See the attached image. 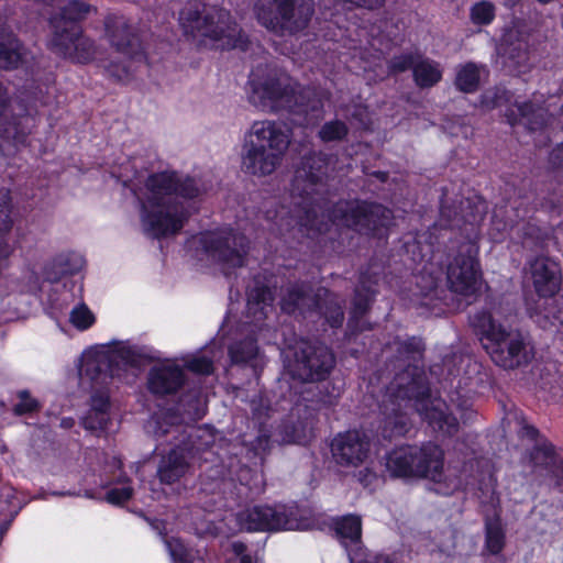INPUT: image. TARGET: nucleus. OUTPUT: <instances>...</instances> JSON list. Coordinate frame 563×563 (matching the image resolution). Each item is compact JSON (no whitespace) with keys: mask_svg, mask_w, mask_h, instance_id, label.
Returning <instances> with one entry per match:
<instances>
[{"mask_svg":"<svg viewBox=\"0 0 563 563\" xmlns=\"http://www.w3.org/2000/svg\"><path fill=\"white\" fill-rule=\"evenodd\" d=\"M409 410L417 411L434 431L450 437L459 431L457 419L449 412L444 401L431 398L429 385L417 368L395 377L386 389L382 401L384 438L401 437L409 431Z\"/></svg>","mask_w":563,"mask_h":563,"instance_id":"1","label":"nucleus"},{"mask_svg":"<svg viewBox=\"0 0 563 563\" xmlns=\"http://www.w3.org/2000/svg\"><path fill=\"white\" fill-rule=\"evenodd\" d=\"M199 192L191 178L180 180L175 173L166 172L151 175L145 191L137 196L144 232L154 239L177 234L189 217L179 197L195 198Z\"/></svg>","mask_w":563,"mask_h":563,"instance_id":"2","label":"nucleus"},{"mask_svg":"<svg viewBox=\"0 0 563 563\" xmlns=\"http://www.w3.org/2000/svg\"><path fill=\"white\" fill-rule=\"evenodd\" d=\"M291 137V130L282 121H255L244 136L242 169L254 176L273 174L280 166Z\"/></svg>","mask_w":563,"mask_h":563,"instance_id":"3","label":"nucleus"},{"mask_svg":"<svg viewBox=\"0 0 563 563\" xmlns=\"http://www.w3.org/2000/svg\"><path fill=\"white\" fill-rule=\"evenodd\" d=\"M150 428L156 438L173 435L174 448L162 457L157 476L162 484L172 485L179 482L190 468V461L207 452L212 443V435L195 427H180L168 423L166 419H154Z\"/></svg>","mask_w":563,"mask_h":563,"instance_id":"4","label":"nucleus"},{"mask_svg":"<svg viewBox=\"0 0 563 563\" xmlns=\"http://www.w3.org/2000/svg\"><path fill=\"white\" fill-rule=\"evenodd\" d=\"M179 23L186 34L212 41L222 49H246L247 40L229 11L205 3L187 2L179 12Z\"/></svg>","mask_w":563,"mask_h":563,"instance_id":"5","label":"nucleus"},{"mask_svg":"<svg viewBox=\"0 0 563 563\" xmlns=\"http://www.w3.org/2000/svg\"><path fill=\"white\" fill-rule=\"evenodd\" d=\"M470 320L482 346L497 366L515 369L531 361V350L520 331L504 327L485 310L477 311Z\"/></svg>","mask_w":563,"mask_h":563,"instance_id":"6","label":"nucleus"},{"mask_svg":"<svg viewBox=\"0 0 563 563\" xmlns=\"http://www.w3.org/2000/svg\"><path fill=\"white\" fill-rule=\"evenodd\" d=\"M104 32L110 46L121 55L122 60H110L106 71L117 80H125L135 69L136 62L143 57L141 40L136 27L122 15H108Z\"/></svg>","mask_w":563,"mask_h":563,"instance_id":"7","label":"nucleus"},{"mask_svg":"<svg viewBox=\"0 0 563 563\" xmlns=\"http://www.w3.org/2000/svg\"><path fill=\"white\" fill-rule=\"evenodd\" d=\"M251 87L250 102L262 111L286 109L298 114H309L308 106L299 103L303 97L297 96L287 77L277 70H269L262 77L254 73Z\"/></svg>","mask_w":563,"mask_h":563,"instance_id":"8","label":"nucleus"},{"mask_svg":"<svg viewBox=\"0 0 563 563\" xmlns=\"http://www.w3.org/2000/svg\"><path fill=\"white\" fill-rule=\"evenodd\" d=\"M335 366L333 352L324 344L300 340L291 347L286 371L301 383L324 382Z\"/></svg>","mask_w":563,"mask_h":563,"instance_id":"9","label":"nucleus"},{"mask_svg":"<svg viewBox=\"0 0 563 563\" xmlns=\"http://www.w3.org/2000/svg\"><path fill=\"white\" fill-rule=\"evenodd\" d=\"M393 212L388 208L361 200H340L330 211V219L338 225L368 234L389 224Z\"/></svg>","mask_w":563,"mask_h":563,"instance_id":"10","label":"nucleus"},{"mask_svg":"<svg viewBox=\"0 0 563 563\" xmlns=\"http://www.w3.org/2000/svg\"><path fill=\"white\" fill-rule=\"evenodd\" d=\"M236 521L246 531L311 530L314 521L284 507L253 506L236 514Z\"/></svg>","mask_w":563,"mask_h":563,"instance_id":"11","label":"nucleus"},{"mask_svg":"<svg viewBox=\"0 0 563 563\" xmlns=\"http://www.w3.org/2000/svg\"><path fill=\"white\" fill-rule=\"evenodd\" d=\"M201 243L209 256L221 265L225 275L245 264L249 241L241 233L233 230L209 232L202 235Z\"/></svg>","mask_w":563,"mask_h":563,"instance_id":"12","label":"nucleus"},{"mask_svg":"<svg viewBox=\"0 0 563 563\" xmlns=\"http://www.w3.org/2000/svg\"><path fill=\"white\" fill-rule=\"evenodd\" d=\"M446 280L453 292L471 296L477 291L481 272L475 258V249L471 243L462 244L457 254L449 263Z\"/></svg>","mask_w":563,"mask_h":563,"instance_id":"13","label":"nucleus"},{"mask_svg":"<svg viewBox=\"0 0 563 563\" xmlns=\"http://www.w3.org/2000/svg\"><path fill=\"white\" fill-rule=\"evenodd\" d=\"M331 156L322 152H311L301 159L292 180V192L301 197H310L318 192L328 175Z\"/></svg>","mask_w":563,"mask_h":563,"instance_id":"14","label":"nucleus"},{"mask_svg":"<svg viewBox=\"0 0 563 563\" xmlns=\"http://www.w3.org/2000/svg\"><path fill=\"white\" fill-rule=\"evenodd\" d=\"M369 450V438L365 432L358 430L340 433L331 443V452L335 463L345 467H357L363 464Z\"/></svg>","mask_w":563,"mask_h":563,"instance_id":"15","label":"nucleus"},{"mask_svg":"<svg viewBox=\"0 0 563 563\" xmlns=\"http://www.w3.org/2000/svg\"><path fill=\"white\" fill-rule=\"evenodd\" d=\"M52 44L58 53L78 63L91 60L97 53L95 42L84 36L78 25L62 27L60 23H56Z\"/></svg>","mask_w":563,"mask_h":563,"instance_id":"16","label":"nucleus"},{"mask_svg":"<svg viewBox=\"0 0 563 563\" xmlns=\"http://www.w3.org/2000/svg\"><path fill=\"white\" fill-rule=\"evenodd\" d=\"M33 119L29 115H9L7 110L0 114V152L10 156L20 145H24L31 131Z\"/></svg>","mask_w":563,"mask_h":563,"instance_id":"17","label":"nucleus"},{"mask_svg":"<svg viewBox=\"0 0 563 563\" xmlns=\"http://www.w3.org/2000/svg\"><path fill=\"white\" fill-rule=\"evenodd\" d=\"M313 13L311 0H287L273 33L279 36L297 34L309 25Z\"/></svg>","mask_w":563,"mask_h":563,"instance_id":"18","label":"nucleus"},{"mask_svg":"<svg viewBox=\"0 0 563 563\" xmlns=\"http://www.w3.org/2000/svg\"><path fill=\"white\" fill-rule=\"evenodd\" d=\"M416 477L441 481L444 467V452L438 444L426 442L421 446L411 445Z\"/></svg>","mask_w":563,"mask_h":563,"instance_id":"19","label":"nucleus"},{"mask_svg":"<svg viewBox=\"0 0 563 563\" xmlns=\"http://www.w3.org/2000/svg\"><path fill=\"white\" fill-rule=\"evenodd\" d=\"M536 291L542 297L554 296L561 286L559 265L549 257L538 256L529 262Z\"/></svg>","mask_w":563,"mask_h":563,"instance_id":"20","label":"nucleus"},{"mask_svg":"<svg viewBox=\"0 0 563 563\" xmlns=\"http://www.w3.org/2000/svg\"><path fill=\"white\" fill-rule=\"evenodd\" d=\"M318 303L317 290L303 283L287 286L280 298V308L288 314L306 316L316 310Z\"/></svg>","mask_w":563,"mask_h":563,"instance_id":"21","label":"nucleus"},{"mask_svg":"<svg viewBox=\"0 0 563 563\" xmlns=\"http://www.w3.org/2000/svg\"><path fill=\"white\" fill-rule=\"evenodd\" d=\"M388 350L396 353L395 357L398 364L395 365V367H405L401 372L397 373L395 377L405 373H411L413 368H417L419 374L423 377L424 384H428L424 373L418 365L424 351V345L420 339H396L388 344Z\"/></svg>","mask_w":563,"mask_h":563,"instance_id":"22","label":"nucleus"},{"mask_svg":"<svg viewBox=\"0 0 563 563\" xmlns=\"http://www.w3.org/2000/svg\"><path fill=\"white\" fill-rule=\"evenodd\" d=\"M313 424V412H309V415L302 413L298 418L294 407L289 418L278 428V440L286 444H303L311 438Z\"/></svg>","mask_w":563,"mask_h":563,"instance_id":"23","label":"nucleus"},{"mask_svg":"<svg viewBox=\"0 0 563 563\" xmlns=\"http://www.w3.org/2000/svg\"><path fill=\"white\" fill-rule=\"evenodd\" d=\"M184 371L177 365H161L151 369L148 374V388L156 395L176 393L184 384Z\"/></svg>","mask_w":563,"mask_h":563,"instance_id":"24","label":"nucleus"},{"mask_svg":"<svg viewBox=\"0 0 563 563\" xmlns=\"http://www.w3.org/2000/svg\"><path fill=\"white\" fill-rule=\"evenodd\" d=\"M27 51L0 18V69L18 68L25 62Z\"/></svg>","mask_w":563,"mask_h":563,"instance_id":"25","label":"nucleus"},{"mask_svg":"<svg viewBox=\"0 0 563 563\" xmlns=\"http://www.w3.org/2000/svg\"><path fill=\"white\" fill-rule=\"evenodd\" d=\"M112 357L103 352H87L82 354L78 367L81 379H89L92 383L103 385L112 377L110 363Z\"/></svg>","mask_w":563,"mask_h":563,"instance_id":"26","label":"nucleus"},{"mask_svg":"<svg viewBox=\"0 0 563 563\" xmlns=\"http://www.w3.org/2000/svg\"><path fill=\"white\" fill-rule=\"evenodd\" d=\"M310 384L300 393L299 400L295 405V413L300 418L302 413L313 412V419L316 420L317 412L323 407L332 406L335 397L323 385L319 383Z\"/></svg>","mask_w":563,"mask_h":563,"instance_id":"27","label":"nucleus"},{"mask_svg":"<svg viewBox=\"0 0 563 563\" xmlns=\"http://www.w3.org/2000/svg\"><path fill=\"white\" fill-rule=\"evenodd\" d=\"M411 445L394 449L385 456L386 472L394 478L416 477Z\"/></svg>","mask_w":563,"mask_h":563,"instance_id":"28","label":"nucleus"},{"mask_svg":"<svg viewBox=\"0 0 563 563\" xmlns=\"http://www.w3.org/2000/svg\"><path fill=\"white\" fill-rule=\"evenodd\" d=\"M511 239L519 241L525 249L543 250L550 241V234L536 223L520 221L511 227Z\"/></svg>","mask_w":563,"mask_h":563,"instance_id":"29","label":"nucleus"},{"mask_svg":"<svg viewBox=\"0 0 563 563\" xmlns=\"http://www.w3.org/2000/svg\"><path fill=\"white\" fill-rule=\"evenodd\" d=\"M319 303L316 307L331 328H340L344 320V299L324 287L317 289Z\"/></svg>","mask_w":563,"mask_h":563,"instance_id":"30","label":"nucleus"},{"mask_svg":"<svg viewBox=\"0 0 563 563\" xmlns=\"http://www.w3.org/2000/svg\"><path fill=\"white\" fill-rule=\"evenodd\" d=\"M514 108L506 113L510 124L523 122L532 131L547 123V111L532 102H514Z\"/></svg>","mask_w":563,"mask_h":563,"instance_id":"31","label":"nucleus"},{"mask_svg":"<svg viewBox=\"0 0 563 563\" xmlns=\"http://www.w3.org/2000/svg\"><path fill=\"white\" fill-rule=\"evenodd\" d=\"M334 530L336 538L346 550L360 548L362 542L361 517L355 515L345 516L335 522Z\"/></svg>","mask_w":563,"mask_h":563,"instance_id":"32","label":"nucleus"},{"mask_svg":"<svg viewBox=\"0 0 563 563\" xmlns=\"http://www.w3.org/2000/svg\"><path fill=\"white\" fill-rule=\"evenodd\" d=\"M472 205L471 199L461 201L462 213L459 214L456 210H452L450 206L443 202L441 205V216L446 218L451 225L459 227L460 221L474 224L483 219L486 208L483 202Z\"/></svg>","mask_w":563,"mask_h":563,"instance_id":"33","label":"nucleus"},{"mask_svg":"<svg viewBox=\"0 0 563 563\" xmlns=\"http://www.w3.org/2000/svg\"><path fill=\"white\" fill-rule=\"evenodd\" d=\"M287 0H256L254 14L257 22L266 30L274 32L280 21Z\"/></svg>","mask_w":563,"mask_h":563,"instance_id":"34","label":"nucleus"},{"mask_svg":"<svg viewBox=\"0 0 563 563\" xmlns=\"http://www.w3.org/2000/svg\"><path fill=\"white\" fill-rule=\"evenodd\" d=\"M412 75L416 85L423 89L437 85L442 78V70L438 63L419 55Z\"/></svg>","mask_w":563,"mask_h":563,"instance_id":"35","label":"nucleus"},{"mask_svg":"<svg viewBox=\"0 0 563 563\" xmlns=\"http://www.w3.org/2000/svg\"><path fill=\"white\" fill-rule=\"evenodd\" d=\"M96 8L80 0L69 1L60 11V15L52 19V25L60 23L62 27L76 25L75 23L86 19Z\"/></svg>","mask_w":563,"mask_h":563,"instance_id":"36","label":"nucleus"},{"mask_svg":"<svg viewBox=\"0 0 563 563\" xmlns=\"http://www.w3.org/2000/svg\"><path fill=\"white\" fill-rule=\"evenodd\" d=\"M485 544L492 554H498L505 545V531L495 509L485 516Z\"/></svg>","mask_w":563,"mask_h":563,"instance_id":"37","label":"nucleus"},{"mask_svg":"<svg viewBox=\"0 0 563 563\" xmlns=\"http://www.w3.org/2000/svg\"><path fill=\"white\" fill-rule=\"evenodd\" d=\"M482 70H484V66H479L472 62L460 65L456 68L454 81L456 88L465 93L475 92L479 87Z\"/></svg>","mask_w":563,"mask_h":563,"instance_id":"38","label":"nucleus"},{"mask_svg":"<svg viewBox=\"0 0 563 563\" xmlns=\"http://www.w3.org/2000/svg\"><path fill=\"white\" fill-rule=\"evenodd\" d=\"M505 65L511 70L522 73L529 66L528 46L525 41L518 40L504 48Z\"/></svg>","mask_w":563,"mask_h":563,"instance_id":"39","label":"nucleus"},{"mask_svg":"<svg viewBox=\"0 0 563 563\" xmlns=\"http://www.w3.org/2000/svg\"><path fill=\"white\" fill-rule=\"evenodd\" d=\"M274 297L268 287H256L249 295L247 312L255 321H261L266 318V308L271 306Z\"/></svg>","mask_w":563,"mask_h":563,"instance_id":"40","label":"nucleus"},{"mask_svg":"<svg viewBox=\"0 0 563 563\" xmlns=\"http://www.w3.org/2000/svg\"><path fill=\"white\" fill-rule=\"evenodd\" d=\"M81 267V258L76 255H59L46 269V278L55 283L64 275H73Z\"/></svg>","mask_w":563,"mask_h":563,"instance_id":"41","label":"nucleus"},{"mask_svg":"<svg viewBox=\"0 0 563 563\" xmlns=\"http://www.w3.org/2000/svg\"><path fill=\"white\" fill-rule=\"evenodd\" d=\"M373 295L374 290L371 288V286H367L366 283L361 279L360 285L355 289V295L353 298V306L351 310L353 319H358L367 312Z\"/></svg>","mask_w":563,"mask_h":563,"instance_id":"42","label":"nucleus"},{"mask_svg":"<svg viewBox=\"0 0 563 563\" xmlns=\"http://www.w3.org/2000/svg\"><path fill=\"white\" fill-rule=\"evenodd\" d=\"M231 360L235 364L247 363L257 354V345L255 340L247 338L241 342L233 344L229 350Z\"/></svg>","mask_w":563,"mask_h":563,"instance_id":"43","label":"nucleus"},{"mask_svg":"<svg viewBox=\"0 0 563 563\" xmlns=\"http://www.w3.org/2000/svg\"><path fill=\"white\" fill-rule=\"evenodd\" d=\"M512 99L514 95L503 87L487 89L482 96V102L487 108L508 106L512 102Z\"/></svg>","mask_w":563,"mask_h":563,"instance_id":"44","label":"nucleus"},{"mask_svg":"<svg viewBox=\"0 0 563 563\" xmlns=\"http://www.w3.org/2000/svg\"><path fill=\"white\" fill-rule=\"evenodd\" d=\"M349 133L347 125L340 121L333 120L325 122L318 132L319 137L323 142L342 141Z\"/></svg>","mask_w":563,"mask_h":563,"instance_id":"45","label":"nucleus"},{"mask_svg":"<svg viewBox=\"0 0 563 563\" xmlns=\"http://www.w3.org/2000/svg\"><path fill=\"white\" fill-rule=\"evenodd\" d=\"M216 355L208 356V351H205L200 355H194L185 361V366L196 373L201 375H209L213 372V358Z\"/></svg>","mask_w":563,"mask_h":563,"instance_id":"46","label":"nucleus"},{"mask_svg":"<svg viewBox=\"0 0 563 563\" xmlns=\"http://www.w3.org/2000/svg\"><path fill=\"white\" fill-rule=\"evenodd\" d=\"M420 54L417 53H404L398 56H394L388 62V71L390 74H400L408 69H415L418 57Z\"/></svg>","mask_w":563,"mask_h":563,"instance_id":"47","label":"nucleus"},{"mask_svg":"<svg viewBox=\"0 0 563 563\" xmlns=\"http://www.w3.org/2000/svg\"><path fill=\"white\" fill-rule=\"evenodd\" d=\"M530 462L533 466H549L554 459V448L550 443L536 445L530 452Z\"/></svg>","mask_w":563,"mask_h":563,"instance_id":"48","label":"nucleus"},{"mask_svg":"<svg viewBox=\"0 0 563 563\" xmlns=\"http://www.w3.org/2000/svg\"><path fill=\"white\" fill-rule=\"evenodd\" d=\"M11 198L7 189H0V239H4L3 234L8 233L12 228L11 212Z\"/></svg>","mask_w":563,"mask_h":563,"instance_id":"49","label":"nucleus"},{"mask_svg":"<svg viewBox=\"0 0 563 563\" xmlns=\"http://www.w3.org/2000/svg\"><path fill=\"white\" fill-rule=\"evenodd\" d=\"M495 16V7L488 1H481L471 9V19L475 24H489Z\"/></svg>","mask_w":563,"mask_h":563,"instance_id":"50","label":"nucleus"},{"mask_svg":"<svg viewBox=\"0 0 563 563\" xmlns=\"http://www.w3.org/2000/svg\"><path fill=\"white\" fill-rule=\"evenodd\" d=\"M70 322L79 330L88 329L93 322L95 317L86 305L75 307L70 312Z\"/></svg>","mask_w":563,"mask_h":563,"instance_id":"51","label":"nucleus"},{"mask_svg":"<svg viewBox=\"0 0 563 563\" xmlns=\"http://www.w3.org/2000/svg\"><path fill=\"white\" fill-rule=\"evenodd\" d=\"M109 412H98L89 410L82 418V426L92 431H102L108 429Z\"/></svg>","mask_w":563,"mask_h":563,"instance_id":"52","label":"nucleus"},{"mask_svg":"<svg viewBox=\"0 0 563 563\" xmlns=\"http://www.w3.org/2000/svg\"><path fill=\"white\" fill-rule=\"evenodd\" d=\"M166 547L174 563H192L189 550L179 539L166 540Z\"/></svg>","mask_w":563,"mask_h":563,"instance_id":"53","label":"nucleus"},{"mask_svg":"<svg viewBox=\"0 0 563 563\" xmlns=\"http://www.w3.org/2000/svg\"><path fill=\"white\" fill-rule=\"evenodd\" d=\"M18 397L19 402L15 404L12 409L16 416H22L38 410L40 406L37 400L32 398L27 390H20L18 393Z\"/></svg>","mask_w":563,"mask_h":563,"instance_id":"54","label":"nucleus"},{"mask_svg":"<svg viewBox=\"0 0 563 563\" xmlns=\"http://www.w3.org/2000/svg\"><path fill=\"white\" fill-rule=\"evenodd\" d=\"M133 495L131 486H123L120 488H112L106 495V500L113 505H121L128 501Z\"/></svg>","mask_w":563,"mask_h":563,"instance_id":"55","label":"nucleus"},{"mask_svg":"<svg viewBox=\"0 0 563 563\" xmlns=\"http://www.w3.org/2000/svg\"><path fill=\"white\" fill-rule=\"evenodd\" d=\"M91 411L108 412L109 410V396L103 393H96L91 396Z\"/></svg>","mask_w":563,"mask_h":563,"instance_id":"56","label":"nucleus"},{"mask_svg":"<svg viewBox=\"0 0 563 563\" xmlns=\"http://www.w3.org/2000/svg\"><path fill=\"white\" fill-rule=\"evenodd\" d=\"M231 551L235 554L238 563H253L251 555L246 553V545L243 542L235 541L231 543Z\"/></svg>","mask_w":563,"mask_h":563,"instance_id":"57","label":"nucleus"},{"mask_svg":"<svg viewBox=\"0 0 563 563\" xmlns=\"http://www.w3.org/2000/svg\"><path fill=\"white\" fill-rule=\"evenodd\" d=\"M549 161L553 167L563 169V144L552 150Z\"/></svg>","mask_w":563,"mask_h":563,"instance_id":"58","label":"nucleus"},{"mask_svg":"<svg viewBox=\"0 0 563 563\" xmlns=\"http://www.w3.org/2000/svg\"><path fill=\"white\" fill-rule=\"evenodd\" d=\"M563 311L559 313V316L553 317V320L549 318L547 314L538 313L536 314V322L543 329H550L552 327H556L555 321L560 323L559 317Z\"/></svg>","mask_w":563,"mask_h":563,"instance_id":"59","label":"nucleus"},{"mask_svg":"<svg viewBox=\"0 0 563 563\" xmlns=\"http://www.w3.org/2000/svg\"><path fill=\"white\" fill-rule=\"evenodd\" d=\"M492 224H493V230H496L500 235H503L504 233H507V232H509L511 234V227L514 224L509 225L507 222H504L498 217V214H494Z\"/></svg>","mask_w":563,"mask_h":563,"instance_id":"60","label":"nucleus"},{"mask_svg":"<svg viewBox=\"0 0 563 563\" xmlns=\"http://www.w3.org/2000/svg\"><path fill=\"white\" fill-rule=\"evenodd\" d=\"M8 101H9V97H8L7 89L0 82V114H2L3 111H5Z\"/></svg>","mask_w":563,"mask_h":563,"instance_id":"61","label":"nucleus"},{"mask_svg":"<svg viewBox=\"0 0 563 563\" xmlns=\"http://www.w3.org/2000/svg\"><path fill=\"white\" fill-rule=\"evenodd\" d=\"M121 354V357L126 362V363H133L134 362V354L131 350H122L120 352Z\"/></svg>","mask_w":563,"mask_h":563,"instance_id":"62","label":"nucleus"},{"mask_svg":"<svg viewBox=\"0 0 563 563\" xmlns=\"http://www.w3.org/2000/svg\"><path fill=\"white\" fill-rule=\"evenodd\" d=\"M368 563H395V562L393 560H390L389 556L377 555L374 558L373 561H369Z\"/></svg>","mask_w":563,"mask_h":563,"instance_id":"63","label":"nucleus"},{"mask_svg":"<svg viewBox=\"0 0 563 563\" xmlns=\"http://www.w3.org/2000/svg\"><path fill=\"white\" fill-rule=\"evenodd\" d=\"M467 368L472 372H478L479 365L476 362H472L471 360H468Z\"/></svg>","mask_w":563,"mask_h":563,"instance_id":"64","label":"nucleus"}]
</instances>
